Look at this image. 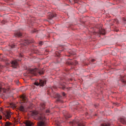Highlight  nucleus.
<instances>
[{
    "label": "nucleus",
    "mask_w": 126,
    "mask_h": 126,
    "mask_svg": "<svg viewBox=\"0 0 126 126\" xmlns=\"http://www.w3.org/2000/svg\"><path fill=\"white\" fill-rule=\"evenodd\" d=\"M32 114L33 116L36 117V119L39 121L37 122L38 126H47V119H46V117H45V114L43 113L39 114L38 111H34ZM26 125L27 126H32L33 124L30 121H27Z\"/></svg>",
    "instance_id": "obj_1"
},
{
    "label": "nucleus",
    "mask_w": 126,
    "mask_h": 126,
    "mask_svg": "<svg viewBox=\"0 0 126 126\" xmlns=\"http://www.w3.org/2000/svg\"><path fill=\"white\" fill-rule=\"evenodd\" d=\"M37 73L41 74H44V70H40L39 69H29L27 70V73L24 74V75L26 76H33V75H37Z\"/></svg>",
    "instance_id": "obj_2"
},
{
    "label": "nucleus",
    "mask_w": 126,
    "mask_h": 126,
    "mask_svg": "<svg viewBox=\"0 0 126 126\" xmlns=\"http://www.w3.org/2000/svg\"><path fill=\"white\" fill-rule=\"evenodd\" d=\"M20 61H21L20 59L12 61L11 62V67L14 68H16L18 66V62H20Z\"/></svg>",
    "instance_id": "obj_3"
},
{
    "label": "nucleus",
    "mask_w": 126,
    "mask_h": 126,
    "mask_svg": "<svg viewBox=\"0 0 126 126\" xmlns=\"http://www.w3.org/2000/svg\"><path fill=\"white\" fill-rule=\"evenodd\" d=\"M34 85H36V86H44V85H46V81L43 80H39V82H36L34 83Z\"/></svg>",
    "instance_id": "obj_4"
},
{
    "label": "nucleus",
    "mask_w": 126,
    "mask_h": 126,
    "mask_svg": "<svg viewBox=\"0 0 126 126\" xmlns=\"http://www.w3.org/2000/svg\"><path fill=\"white\" fill-rule=\"evenodd\" d=\"M30 43H34V40H24L23 41L22 45V46H26V45H29V44H30Z\"/></svg>",
    "instance_id": "obj_5"
},
{
    "label": "nucleus",
    "mask_w": 126,
    "mask_h": 126,
    "mask_svg": "<svg viewBox=\"0 0 126 126\" xmlns=\"http://www.w3.org/2000/svg\"><path fill=\"white\" fill-rule=\"evenodd\" d=\"M72 124L73 126V125H75V124L78 126H85L84 125L81 124V122L79 121V120H74L72 122Z\"/></svg>",
    "instance_id": "obj_6"
},
{
    "label": "nucleus",
    "mask_w": 126,
    "mask_h": 126,
    "mask_svg": "<svg viewBox=\"0 0 126 126\" xmlns=\"http://www.w3.org/2000/svg\"><path fill=\"white\" fill-rule=\"evenodd\" d=\"M21 99H22V101L24 102V103H26L27 102V96H26V95L25 94H22L20 96Z\"/></svg>",
    "instance_id": "obj_7"
},
{
    "label": "nucleus",
    "mask_w": 126,
    "mask_h": 126,
    "mask_svg": "<svg viewBox=\"0 0 126 126\" xmlns=\"http://www.w3.org/2000/svg\"><path fill=\"white\" fill-rule=\"evenodd\" d=\"M119 121L122 124H123V125H126V119L125 117H121Z\"/></svg>",
    "instance_id": "obj_8"
},
{
    "label": "nucleus",
    "mask_w": 126,
    "mask_h": 126,
    "mask_svg": "<svg viewBox=\"0 0 126 126\" xmlns=\"http://www.w3.org/2000/svg\"><path fill=\"white\" fill-rule=\"evenodd\" d=\"M5 117L7 120H9V119L11 118V113L9 112H7V114L5 115Z\"/></svg>",
    "instance_id": "obj_9"
},
{
    "label": "nucleus",
    "mask_w": 126,
    "mask_h": 126,
    "mask_svg": "<svg viewBox=\"0 0 126 126\" xmlns=\"http://www.w3.org/2000/svg\"><path fill=\"white\" fill-rule=\"evenodd\" d=\"M16 37H21L22 36V33L21 32H18L15 34Z\"/></svg>",
    "instance_id": "obj_10"
},
{
    "label": "nucleus",
    "mask_w": 126,
    "mask_h": 126,
    "mask_svg": "<svg viewBox=\"0 0 126 126\" xmlns=\"http://www.w3.org/2000/svg\"><path fill=\"white\" fill-rule=\"evenodd\" d=\"M19 110L22 112H25V108H24V107H23V106H20L19 107Z\"/></svg>",
    "instance_id": "obj_11"
},
{
    "label": "nucleus",
    "mask_w": 126,
    "mask_h": 126,
    "mask_svg": "<svg viewBox=\"0 0 126 126\" xmlns=\"http://www.w3.org/2000/svg\"><path fill=\"white\" fill-rule=\"evenodd\" d=\"M5 126H12V125L11 124V123L10 122L7 121L5 123Z\"/></svg>",
    "instance_id": "obj_12"
},
{
    "label": "nucleus",
    "mask_w": 126,
    "mask_h": 126,
    "mask_svg": "<svg viewBox=\"0 0 126 126\" xmlns=\"http://www.w3.org/2000/svg\"><path fill=\"white\" fill-rule=\"evenodd\" d=\"M65 118L66 120H67V119H69V118H71V115L67 113L66 115H65Z\"/></svg>",
    "instance_id": "obj_13"
},
{
    "label": "nucleus",
    "mask_w": 126,
    "mask_h": 126,
    "mask_svg": "<svg viewBox=\"0 0 126 126\" xmlns=\"http://www.w3.org/2000/svg\"><path fill=\"white\" fill-rule=\"evenodd\" d=\"M44 109H45V104H40V110H44Z\"/></svg>",
    "instance_id": "obj_14"
},
{
    "label": "nucleus",
    "mask_w": 126,
    "mask_h": 126,
    "mask_svg": "<svg viewBox=\"0 0 126 126\" xmlns=\"http://www.w3.org/2000/svg\"><path fill=\"white\" fill-rule=\"evenodd\" d=\"M121 80L123 83H124V84H126V81L124 79V76H121Z\"/></svg>",
    "instance_id": "obj_15"
},
{
    "label": "nucleus",
    "mask_w": 126,
    "mask_h": 126,
    "mask_svg": "<svg viewBox=\"0 0 126 126\" xmlns=\"http://www.w3.org/2000/svg\"><path fill=\"white\" fill-rule=\"evenodd\" d=\"M56 96L57 98H58V99H61V98H62V96H61V95H60V94H56Z\"/></svg>",
    "instance_id": "obj_16"
},
{
    "label": "nucleus",
    "mask_w": 126,
    "mask_h": 126,
    "mask_svg": "<svg viewBox=\"0 0 126 126\" xmlns=\"http://www.w3.org/2000/svg\"><path fill=\"white\" fill-rule=\"evenodd\" d=\"M111 126V124L109 123L101 124V126Z\"/></svg>",
    "instance_id": "obj_17"
},
{
    "label": "nucleus",
    "mask_w": 126,
    "mask_h": 126,
    "mask_svg": "<svg viewBox=\"0 0 126 126\" xmlns=\"http://www.w3.org/2000/svg\"><path fill=\"white\" fill-rule=\"evenodd\" d=\"M10 106L11 107V108H13V109H15V104H13V103H11L10 104Z\"/></svg>",
    "instance_id": "obj_18"
},
{
    "label": "nucleus",
    "mask_w": 126,
    "mask_h": 126,
    "mask_svg": "<svg viewBox=\"0 0 126 126\" xmlns=\"http://www.w3.org/2000/svg\"><path fill=\"white\" fill-rule=\"evenodd\" d=\"M2 91L4 93H5L6 90L0 87V92H2Z\"/></svg>",
    "instance_id": "obj_19"
},
{
    "label": "nucleus",
    "mask_w": 126,
    "mask_h": 126,
    "mask_svg": "<svg viewBox=\"0 0 126 126\" xmlns=\"http://www.w3.org/2000/svg\"><path fill=\"white\" fill-rule=\"evenodd\" d=\"M57 15L56 14H51L50 17H51V18H53L54 17H56Z\"/></svg>",
    "instance_id": "obj_20"
},
{
    "label": "nucleus",
    "mask_w": 126,
    "mask_h": 126,
    "mask_svg": "<svg viewBox=\"0 0 126 126\" xmlns=\"http://www.w3.org/2000/svg\"><path fill=\"white\" fill-rule=\"evenodd\" d=\"M10 46L12 49H13V48H14V47H15V45H14V44H12L11 45H10Z\"/></svg>",
    "instance_id": "obj_21"
},
{
    "label": "nucleus",
    "mask_w": 126,
    "mask_h": 126,
    "mask_svg": "<svg viewBox=\"0 0 126 126\" xmlns=\"http://www.w3.org/2000/svg\"><path fill=\"white\" fill-rule=\"evenodd\" d=\"M73 63H75V64H77L78 63V62L76 61H74V63H72L71 64H73Z\"/></svg>",
    "instance_id": "obj_22"
},
{
    "label": "nucleus",
    "mask_w": 126,
    "mask_h": 126,
    "mask_svg": "<svg viewBox=\"0 0 126 126\" xmlns=\"http://www.w3.org/2000/svg\"><path fill=\"white\" fill-rule=\"evenodd\" d=\"M32 33H36L37 32V30H34L32 31Z\"/></svg>",
    "instance_id": "obj_23"
},
{
    "label": "nucleus",
    "mask_w": 126,
    "mask_h": 126,
    "mask_svg": "<svg viewBox=\"0 0 126 126\" xmlns=\"http://www.w3.org/2000/svg\"><path fill=\"white\" fill-rule=\"evenodd\" d=\"M46 114H50V110H47L46 111Z\"/></svg>",
    "instance_id": "obj_24"
},
{
    "label": "nucleus",
    "mask_w": 126,
    "mask_h": 126,
    "mask_svg": "<svg viewBox=\"0 0 126 126\" xmlns=\"http://www.w3.org/2000/svg\"><path fill=\"white\" fill-rule=\"evenodd\" d=\"M1 23H2V24H5V21H1Z\"/></svg>",
    "instance_id": "obj_25"
},
{
    "label": "nucleus",
    "mask_w": 126,
    "mask_h": 126,
    "mask_svg": "<svg viewBox=\"0 0 126 126\" xmlns=\"http://www.w3.org/2000/svg\"><path fill=\"white\" fill-rule=\"evenodd\" d=\"M39 44V45H43V42L40 41Z\"/></svg>",
    "instance_id": "obj_26"
},
{
    "label": "nucleus",
    "mask_w": 126,
    "mask_h": 126,
    "mask_svg": "<svg viewBox=\"0 0 126 126\" xmlns=\"http://www.w3.org/2000/svg\"><path fill=\"white\" fill-rule=\"evenodd\" d=\"M91 62L92 63H94V62H95V60L94 59H92Z\"/></svg>",
    "instance_id": "obj_27"
},
{
    "label": "nucleus",
    "mask_w": 126,
    "mask_h": 126,
    "mask_svg": "<svg viewBox=\"0 0 126 126\" xmlns=\"http://www.w3.org/2000/svg\"><path fill=\"white\" fill-rule=\"evenodd\" d=\"M62 95H63V96H65V94L64 93H63Z\"/></svg>",
    "instance_id": "obj_28"
},
{
    "label": "nucleus",
    "mask_w": 126,
    "mask_h": 126,
    "mask_svg": "<svg viewBox=\"0 0 126 126\" xmlns=\"http://www.w3.org/2000/svg\"><path fill=\"white\" fill-rule=\"evenodd\" d=\"M123 20L124 21H126V19L125 18H123Z\"/></svg>",
    "instance_id": "obj_29"
},
{
    "label": "nucleus",
    "mask_w": 126,
    "mask_h": 126,
    "mask_svg": "<svg viewBox=\"0 0 126 126\" xmlns=\"http://www.w3.org/2000/svg\"><path fill=\"white\" fill-rule=\"evenodd\" d=\"M19 56H20V58H22V57H23V55L21 54H20Z\"/></svg>",
    "instance_id": "obj_30"
},
{
    "label": "nucleus",
    "mask_w": 126,
    "mask_h": 126,
    "mask_svg": "<svg viewBox=\"0 0 126 126\" xmlns=\"http://www.w3.org/2000/svg\"><path fill=\"white\" fill-rule=\"evenodd\" d=\"M78 0H74V1L75 2H77V1H78Z\"/></svg>",
    "instance_id": "obj_31"
},
{
    "label": "nucleus",
    "mask_w": 126,
    "mask_h": 126,
    "mask_svg": "<svg viewBox=\"0 0 126 126\" xmlns=\"http://www.w3.org/2000/svg\"><path fill=\"white\" fill-rule=\"evenodd\" d=\"M2 119V117L1 115H0V120H1Z\"/></svg>",
    "instance_id": "obj_32"
},
{
    "label": "nucleus",
    "mask_w": 126,
    "mask_h": 126,
    "mask_svg": "<svg viewBox=\"0 0 126 126\" xmlns=\"http://www.w3.org/2000/svg\"><path fill=\"white\" fill-rule=\"evenodd\" d=\"M65 88V87H63V90H64Z\"/></svg>",
    "instance_id": "obj_33"
},
{
    "label": "nucleus",
    "mask_w": 126,
    "mask_h": 126,
    "mask_svg": "<svg viewBox=\"0 0 126 126\" xmlns=\"http://www.w3.org/2000/svg\"><path fill=\"white\" fill-rule=\"evenodd\" d=\"M2 68V66L0 65V68Z\"/></svg>",
    "instance_id": "obj_34"
},
{
    "label": "nucleus",
    "mask_w": 126,
    "mask_h": 126,
    "mask_svg": "<svg viewBox=\"0 0 126 126\" xmlns=\"http://www.w3.org/2000/svg\"><path fill=\"white\" fill-rule=\"evenodd\" d=\"M17 122H18V123H19V120H18Z\"/></svg>",
    "instance_id": "obj_35"
}]
</instances>
